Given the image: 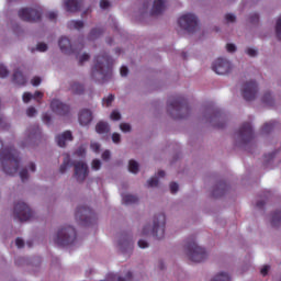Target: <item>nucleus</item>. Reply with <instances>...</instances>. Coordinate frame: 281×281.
I'll return each instance as SVG.
<instances>
[{"label": "nucleus", "instance_id": "obj_1", "mask_svg": "<svg viewBox=\"0 0 281 281\" xmlns=\"http://www.w3.org/2000/svg\"><path fill=\"white\" fill-rule=\"evenodd\" d=\"M0 161L2 170L5 175L14 177L19 172V166H21V158L19 151L14 146L2 147L0 150Z\"/></svg>", "mask_w": 281, "mask_h": 281}, {"label": "nucleus", "instance_id": "obj_2", "mask_svg": "<svg viewBox=\"0 0 281 281\" xmlns=\"http://www.w3.org/2000/svg\"><path fill=\"white\" fill-rule=\"evenodd\" d=\"M97 74L101 77L102 82H106L113 76V58L109 54L103 53L94 58L92 76Z\"/></svg>", "mask_w": 281, "mask_h": 281}, {"label": "nucleus", "instance_id": "obj_3", "mask_svg": "<svg viewBox=\"0 0 281 281\" xmlns=\"http://www.w3.org/2000/svg\"><path fill=\"white\" fill-rule=\"evenodd\" d=\"M151 234L157 240H161L166 234V214L161 213L154 217L153 228L150 225H146L143 228L142 236H148Z\"/></svg>", "mask_w": 281, "mask_h": 281}, {"label": "nucleus", "instance_id": "obj_4", "mask_svg": "<svg viewBox=\"0 0 281 281\" xmlns=\"http://www.w3.org/2000/svg\"><path fill=\"white\" fill-rule=\"evenodd\" d=\"M76 228L72 226H64L58 229L55 236V244L59 247H69L76 243Z\"/></svg>", "mask_w": 281, "mask_h": 281}, {"label": "nucleus", "instance_id": "obj_5", "mask_svg": "<svg viewBox=\"0 0 281 281\" xmlns=\"http://www.w3.org/2000/svg\"><path fill=\"white\" fill-rule=\"evenodd\" d=\"M187 256L191 262H203L207 260V251L204 250L201 246L196 245L194 238L187 240Z\"/></svg>", "mask_w": 281, "mask_h": 281}, {"label": "nucleus", "instance_id": "obj_6", "mask_svg": "<svg viewBox=\"0 0 281 281\" xmlns=\"http://www.w3.org/2000/svg\"><path fill=\"white\" fill-rule=\"evenodd\" d=\"M168 106L170 111H176V115H173L176 120H183L187 117V115L183 113H190V106L183 97H176L170 99L168 101Z\"/></svg>", "mask_w": 281, "mask_h": 281}, {"label": "nucleus", "instance_id": "obj_7", "mask_svg": "<svg viewBox=\"0 0 281 281\" xmlns=\"http://www.w3.org/2000/svg\"><path fill=\"white\" fill-rule=\"evenodd\" d=\"M14 218L23 223L34 217V211L25 202H18L13 209Z\"/></svg>", "mask_w": 281, "mask_h": 281}, {"label": "nucleus", "instance_id": "obj_8", "mask_svg": "<svg viewBox=\"0 0 281 281\" xmlns=\"http://www.w3.org/2000/svg\"><path fill=\"white\" fill-rule=\"evenodd\" d=\"M178 25H180L182 30H186V32H196V27H199V19L192 13H187L179 18Z\"/></svg>", "mask_w": 281, "mask_h": 281}, {"label": "nucleus", "instance_id": "obj_9", "mask_svg": "<svg viewBox=\"0 0 281 281\" xmlns=\"http://www.w3.org/2000/svg\"><path fill=\"white\" fill-rule=\"evenodd\" d=\"M76 221L83 225H91L95 221V213L89 206H78L75 213Z\"/></svg>", "mask_w": 281, "mask_h": 281}, {"label": "nucleus", "instance_id": "obj_10", "mask_svg": "<svg viewBox=\"0 0 281 281\" xmlns=\"http://www.w3.org/2000/svg\"><path fill=\"white\" fill-rule=\"evenodd\" d=\"M42 15L43 11L41 10V8H24L19 11V18L22 21H26L27 23H36L41 21Z\"/></svg>", "mask_w": 281, "mask_h": 281}, {"label": "nucleus", "instance_id": "obj_11", "mask_svg": "<svg viewBox=\"0 0 281 281\" xmlns=\"http://www.w3.org/2000/svg\"><path fill=\"white\" fill-rule=\"evenodd\" d=\"M258 94V83L254 80L247 81L243 85L241 95L246 102H251V100H256V95Z\"/></svg>", "mask_w": 281, "mask_h": 281}, {"label": "nucleus", "instance_id": "obj_12", "mask_svg": "<svg viewBox=\"0 0 281 281\" xmlns=\"http://www.w3.org/2000/svg\"><path fill=\"white\" fill-rule=\"evenodd\" d=\"M212 69L217 76H225L232 71V64L225 58H217L213 65Z\"/></svg>", "mask_w": 281, "mask_h": 281}, {"label": "nucleus", "instance_id": "obj_13", "mask_svg": "<svg viewBox=\"0 0 281 281\" xmlns=\"http://www.w3.org/2000/svg\"><path fill=\"white\" fill-rule=\"evenodd\" d=\"M75 168V178L79 183H82L87 177H89V166L85 161H75L72 162Z\"/></svg>", "mask_w": 281, "mask_h": 281}, {"label": "nucleus", "instance_id": "obj_14", "mask_svg": "<svg viewBox=\"0 0 281 281\" xmlns=\"http://www.w3.org/2000/svg\"><path fill=\"white\" fill-rule=\"evenodd\" d=\"M237 137L241 139L243 144H249L254 139V127H251V123H244L237 132Z\"/></svg>", "mask_w": 281, "mask_h": 281}, {"label": "nucleus", "instance_id": "obj_15", "mask_svg": "<svg viewBox=\"0 0 281 281\" xmlns=\"http://www.w3.org/2000/svg\"><path fill=\"white\" fill-rule=\"evenodd\" d=\"M50 109L56 115H67L69 113V105L63 103V101L58 99H54L50 102Z\"/></svg>", "mask_w": 281, "mask_h": 281}, {"label": "nucleus", "instance_id": "obj_16", "mask_svg": "<svg viewBox=\"0 0 281 281\" xmlns=\"http://www.w3.org/2000/svg\"><path fill=\"white\" fill-rule=\"evenodd\" d=\"M78 120L81 126H89V123L93 121V113L89 109H83L79 112Z\"/></svg>", "mask_w": 281, "mask_h": 281}, {"label": "nucleus", "instance_id": "obj_17", "mask_svg": "<svg viewBox=\"0 0 281 281\" xmlns=\"http://www.w3.org/2000/svg\"><path fill=\"white\" fill-rule=\"evenodd\" d=\"M55 139L59 148H65V146H67L66 142H74V135L71 134V131H66L63 134L57 135Z\"/></svg>", "mask_w": 281, "mask_h": 281}, {"label": "nucleus", "instance_id": "obj_18", "mask_svg": "<svg viewBox=\"0 0 281 281\" xmlns=\"http://www.w3.org/2000/svg\"><path fill=\"white\" fill-rule=\"evenodd\" d=\"M59 49L63 54H74V48L71 47V41L68 37L61 36L58 42Z\"/></svg>", "mask_w": 281, "mask_h": 281}, {"label": "nucleus", "instance_id": "obj_19", "mask_svg": "<svg viewBox=\"0 0 281 281\" xmlns=\"http://www.w3.org/2000/svg\"><path fill=\"white\" fill-rule=\"evenodd\" d=\"M165 10H166V2L164 0H155L150 11V15L159 16V14H164Z\"/></svg>", "mask_w": 281, "mask_h": 281}, {"label": "nucleus", "instance_id": "obj_20", "mask_svg": "<svg viewBox=\"0 0 281 281\" xmlns=\"http://www.w3.org/2000/svg\"><path fill=\"white\" fill-rule=\"evenodd\" d=\"M65 5L67 12H80L82 0H66Z\"/></svg>", "mask_w": 281, "mask_h": 281}, {"label": "nucleus", "instance_id": "obj_21", "mask_svg": "<svg viewBox=\"0 0 281 281\" xmlns=\"http://www.w3.org/2000/svg\"><path fill=\"white\" fill-rule=\"evenodd\" d=\"M26 135L30 142L33 139H38L41 137V126H38V124L31 125L26 130Z\"/></svg>", "mask_w": 281, "mask_h": 281}, {"label": "nucleus", "instance_id": "obj_22", "mask_svg": "<svg viewBox=\"0 0 281 281\" xmlns=\"http://www.w3.org/2000/svg\"><path fill=\"white\" fill-rule=\"evenodd\" d=\"M12 81L15 85H19L20 87H23L26 85L27 79L25 78V76H23V72H21L20 70H15L13 74Z\"/></svg>", "mask_w": 281, "mask_h": 281}, {"label": "nucleus", "instance_id": "obj_23", "mask_svg": "<svg viewBox=\"0 0 281 281\" xmlns=\"http://www.w3.org/2000/svg\"><path fill=\"white\" fill-rule=\"evenodd\" d=\"M108 280L109 281H131V280H133V272H131V271L127 272L125 279L117 274L110 273V274H108Z\"/></svg>", "mask_w": 281, "mask_h": 281}, {"label": "nucleus", "instance_id": "obj_24", "mask_svg": "<svg viewBox=\"0 0 281 281\" xmlns=\"http://www.w3.org/2000/svg\"><path fill=\"white\" fill-rule=\"evenodd\" d=\"M95 131L99 135H106V133L111 131V127L109 126V123L101 121L97 124Z\"/></svg>", "mask_w": 281, "mask_h": 281}, {"label": "nucleus", "instance_id": "obj_25", "mask_svg": "<svg viewBox=\"0 0 281 281\" xmlns=\"http://www.w3.org/2000/svg\"><path fill=\"white\" fill-rule=\"evenodd\" d=\"M70 91L75 95H82V93H85V86L74 81L70 83Z\"/></svg>", "mask_w": 281, "mask_h": 281}, {"label": "nucleus", "instance_id": "obj_26", "mask_svg": "<svg viewBox=\"0 0 281 281\" xmlns=\"http://www.w3.org/2000/svg\"><path fill=\"white\" fill-rule=\"evenodd\" d=\"M119 246L121 247V249H124V247L126 249H131V247H133V241L131 237L126 236L119 240Z\"/></svg>", "mask_w": 281, "mask_h": 281}, {"label": "nucleus", "instance_id": "obj_27", "mask_svg": "<svg viewBox=\"0 0 281 281\" xmlns=\"http://www.w3.org/2000/svg\"><path fill=\"white\" fill-rule=\"evenodd\" d=\"M139 201V198L133 194H126L123 196V203L124 205H133L134 203H137Z\"/></svg>", "mask_w": 281, "mask_h": 281}, {"label": "nucleus", "instance_id": "obj_28", "mask_svg": "<svg viewBox=\"0 0 281 281\" xmlns=\"http://www.w3.org/2000/svg\"><path fill=\"white\" fill-rule=\"evenodd\" d=\"M69 30H82L85 27V22L78 20H72L68 22Z\"/></svg>", "mask_w": 281, "mask_h": 281}, {"label": "nucleus", "instance_id": "obj_29", "mask_svg": "<svg viewBox=\"0 0 281 281\" xmlns=\"http://www.w3.org/2000/svg\"><path fill=\"white\" fill-rule=\"evenodd\" d=\"M104 33V31L102 29H92L90 31V34H89V38L90 41H95V38H100V36H102V34Z\"/></svg>", "mask_w": 281, "mask_h": 281}, {"label": "nucleus", "instance_id": "obj_30", "mask_svg": "<svg viewBox=\"0 0 281 281\" xmlns=\"http://www.w3.org/2000/svg\"><path fill=\"white\" fill-rule=\"evenodd\" d=\"M280 223H281V211H277L272 214L271 225L272 227H278Z\"/></svg>", "mask_w": 281, "mask_h": 281}, {"label": "nucleus", "instance_id": "obj_31", "mask_svg": "<svg viewBox=\"0 0 281 281\" xmlns=\"http://www.w3.org/2000/svg\"><path fill=\"white\" fill-rule=\"evenodd\" d=\"M128 171L132 172V175H137L139 172V164L135 160H130Z\"/></svg>", "mask_w": 281, "mask_h": 281}, {"label": "nucleus", "instance_id": "obj_32", "mask_svg": "<svg viewBox=\"0 0 281 281\" xmlns=\"http://www.w3.org/2000/svg\"><path fill=\"white\" fill-rule=\"evenodd\" d=\"M211 281H232V278L227 272H221L215 276Z\"/></svg>", "mask_w": 281, "mask_h": 281}, {"label": "nucleus", "instance_id": "obj_33", "mask_svg": "<svg viewBox=\"0 0 281 281\" xmlns=\"http://www.w3.org/2000/svg\"><path fill=\"white\" fill-rule=\"evenodd\" d=\"M75 155H76L77 157H81V158L87 157V145H81V146H79V147L76 149Z\"/></svg>", "mask_w": 281, "mask_h": 281}, {"label": "nucleus", "instance_id": "obj_34", "mask_svg": "<svg viewBox=\"0 0 281 281\" xmlns=\"http://www.w3.org/2000/svg\"><path fill=\"white\" fill-rule=\"evenodd\" d=\"M276 126V121H270L269 123H265L261 127L262 133H271L273 127Z\"/></svg>", "mask_w": 281, "mask_h": 281}, {"label": "nucleus", "instance_id": "obj_35", "mask_svg": "<svg viewBox=\"0 0 281 281\" xmlns=\"http://www.w3.org/2000/svg\"><path fill=\"white\" fill-rule=\"evenodd\" d=\"M263 104H267L268 106H273V98H271V93L267 92L262 97Z\"/></svg>", "mask_w": 281, "mask_h": 281}, {"label": "nucleus", "instance_id": "obj_36", "mask_svg": "<svg viewBox=\"0 0 281 281\" xmlns=\"http://www.w3.org/2000/svg\"><path fill=\"white\" fill-rule=\"evenodd\" d=\"M113 100H115L114 94H109L106 98H103V106H111V104H113Z\"/></svg>", "mask_w": 281, "mask_h": 281}, {"label": "nucleus", "instance_id": "obj_37", "mask_svg": "<svg viewBox=\"0 0 281 281\" xmlns=\"http://www.w3.org/2000/svg\"><path fill=\"white\" fill-rule=\"evenodd\" d=\"M67 168H69V156L65 158L63 165L59 168V171L61 172V175H65V172H67Z\"/></svg>", "mask_w": 281, "mask_h": 281}, {"label": "nucleus", "instance_id": "obj_38", "mask_svg": "<svg viewBox=\"0 0 281 281\" xmlns=\"http://www.w3.org/2000/svg\"><path fill=\"white\" fill-rule=\"evenodd\" d=\"M9 74L8 68L3 64H0V78H8Z\"/></svg>", "mask_w": 281, "mask_h": 281}, {"label": "nucleus", "instance_id": "obj_39", "mask_svg": "<svg viewBox=\"0 0 281 281\" xmlns=\"http://www.w3.org/2000/svg\"><path fill=\"white\" fill-rule=\"evenodd\" d=\"M34 94L30 93V92H24L22 95V100L25 104H27V102H30L31 100H33Z\"/></svg>", "mask_w": 281, "mask_h": 281}, {"label": "nucleus", "instance_id": "obj_40", "mask_svg": "<svg viewBox=\"0 0 281 281\" xmlns=\"http://www.w3.org/2000/svg\"><path fill=\"white\" fill-rule=\"evenodd\" d=\"M148 188H157L159 186V179L157 178H151L147 181Z\"/></svg>", "mask_w": 281, "mask_h": 281}, {"label": "nucleus", "instance_id": "obj_41", "mask_svg": "<svg viewBox=\"0 0 281 281\" xmlns=\"http://www.w3.org/2000/svg\"><path fill=\"white\" fill-rule=\"evenodd\" d=\"M276 32H277V38L281 41V16L277 21Z\"/></svg>", "mask_w": 281, "mask_h": 281}, {"label": "nucleus", "instance_id": "obj_42", "mask_svg": "<svg viewBox=\"0 0 281 281\" xmlns=\"http://www.w3.org/2000/svg\"><path fill=\"white\" fill-rule=\"evenodd\" d=\"M111 120H113L114 122H117L119 120H122V114H120V112L117 111H113L110 115Z\"/></svg>", "mask_w": 281, "mask_h": 281}, {"label": "nucleus", "instance_id": "obj_43", "mask_svg": "<svg viewBox=\"0 0 281 281\" xmlns=\"http://www.w3.org/2000/svg\"><path fill=\"white\" fill-rule=\"evenodd\" d=\"M92 170H100L102 168V162L99 159L92 160Z\"/></svg>", "mask_w": 281, "mask_h": 281}, {"label": "nucleus", "instance_id": "obj_44", "mask_svg": "<svg viewBox=\"0 0 281 281\" xmlns=\"http://www.w3.org/2000/svg\"><path fill=\"white\" fill-rule=\"evenodd\" d=\"M29 177H30V175L27 173V169H22L20 171V179L22 181H27Z\"/></svg>", "mask_w": 281, "mask_h": 281}, {"label": "nucleus", "instance_id": "obj_45", "mask_svg": "<svg viewBox=\"0 0 281 281\" xmlns=\"http://www.w3.org/2000/svg\"><path fill=\"white\" fill-rule=\"evenodd\" d=\"M170 192L171 194H177V192H179V184L177 182L170 183Z\"/></svg>", "mask_w": 281, "mask_h": 281}, {"label": "nucleus", "instance_id": "obj_46", "mask_svg": "<svg viewBox=\"0 0 281 281\" xmlns=\"http://www.w3.org/2000/svg\"><path fill=\"white\" fill-rule=\"evenodd\" d=\"M120 128L123 133H130L131 131V125L128 123H121Z\"/></svg>", "mask_w": 281, "mask_h": 281}, {"label": "nucleus", "instance_id": "obj_47", "mask_svg": "<svg viewBox=\"0 0 281 281\" xmlns=\"http://www.w3.org/2000/svg\"><path fill=\"white\" fill-rule=\"evenodd\" d=\"M225 21L227 23H235L236 22V15L232 14V13H227L225 15Z\"/></svg>", "mask_w": 281, "mask_h": 281}, {"label": "nucleus", "instance_id": "obj_48", "mask_svg": "<svg viewBox=\"0 0 281 281\" xmlns=\"http://www.w3.org/2000/svg\"><path fill=\"white\" fill-rule=\"evenodd\" d=\"M15 245H16L18 249H23V247H25V241L23 239H21V237H18L15 239Z\"/></svg>", "mask_w": 281, "mask_h": 281}, {"label": "nucleus", "instance_id": "obj_49", "mask_svg": "<svg viewBox=\"0 0 281 281\" xmlns=\"http://www.w3.org/2000/svg\"><path fill=\"white\" fill-rule=\"evenodd\" d=\"M121 139H122V136L119 133H113L112 134V142L114 144H120Z\"/></svg>", "mask_w": 281, "mask_h": 281}, {"label": "nucleus", "instance_id": "obj_50", "mask_svg": "<svg viewBox=\"0 0 281 281\" xmlns=\"http://www.w3.org/2000/svg\"><path fill=\"white\" fill-rule=\"evenodd\" d=\"M89 58H91V57L89 56V54L85 53V54L81 55L80 58H79V65H82V64L87 63V60H89Z\"/></svg>", "mask_w": 281, "mask_h": 281}, {"label": "nucleus", "instance_id": "obj_51", "mask_svg": "<svg viewBox=\"0 0 281 281\" xmlns=\"http://www.w3.org/2000/svg\"><path fill=\"white\" fill-rule=\"evenodd\" d=\"M36 113V108L34 106H30L27 110H26V115L27 117H34V114Z\"/></svg>", "mask_w": 281, "mask_h": 281}, {"label": "nucleus", "instance_id": "obj_52", "mask_svg": "<svg viewBox=\"0 0 281 281\" xmlns=\"http://www.w3.org/2000/svg\"><path fill=\"white\" fill-rule=\"evenodd\" d=\"M37 52H47V44L38 43L36 46Z\"/></svg>", "mask_w": 281, "mask_h": 281}, {"label": "nucleus", "instance_id": "obj_53", "mask_svg": "<svg viewBox=\"0 0 281 281\" xmlns=\"http://www.w3.org/2000/svg\"><path fill=\"white\" fill-rule=\"evenodd\" d=\"M57 18H58V13H57V12L50 11V12H48V14H47V19H48L49 21H56Z\"/></svg>", "mask_w": 281, "mask_h": 281}, {"label": "nucleus", "instance_id": "obj_54", "mask_svg": "<svg viewBox=\"0 0 281 281\" xmlns=\"http://www.w3.org/2000/svg\"><path fill=\"white\" fill-rule=\"evenodd\" d=\"M111 5V2H109V0H101L100 1V8L102 10H106V8H109Z\"/></svg>", "mask_w": 281, "mask_h": 281}, {"label": "nucleus", "instance_id": "obj_55", "mask_svg": "<svg viewBox=\"0 0 281 281\" xmlns=\"http://www.w3.org/2000/svg\"><path fill=\"white\" fill-rule=\"evenodd\" d=\"M41 77H34L32 80H31V85H33V87H38V85H41Z\"/></svg>", "mask_w": 281, "mask_h": 281}, {"label": "nucleus", "instance_id": "obj_56", "mask_svg": "<svg viewBox=\"0 0 281 281\" xmlns=\"http://www.w3.org/2000/svg\"><path fill=\"white\" fill-rule=\"evenodd\" d=\"M138 247L140 249H146L148 247V241H146L144 239L138 240Z\"/></svg>", "mask_w": 281, "mask_h": 281}, {"label": "nucleus", "instance_id": "obj_57", "mask_svg": "<svg viewBox=\"0 0 281 281\" xmlns=\"http://www.w3.org/2000/svg\"><path fill=\"white\" fill-rule=\"evenodd\" d=\"M102 159L103 161H109V159H111V151L109 150L103 151Z\"/></svg>", "mask_w": 281, "mask_h": 281}, {"label": "nucleus", "instance_id": "obj_58", "mask_svg": "<svg viewBox=\"0 0 281 281\" xmlns=\"http://www.w3.org/2000/svg\"><path fill=\"white\" fill-rule=\"evenodd\" d=\"M226 49H227V52H229L231 54H234V52H236V45H234V44H227V45H226Z\"/></svg>", "mask_w": 281, "mask_h": 281}, {"label": "nucleus", "instance_id": "obj_59", "mask_svg": "<svg viewBox=\"0 0 281 281\" xmlns=\"http://www.w3.org/2000/svg\"><path fill=\"white\" fill-rule=\"evenodd\" d=\"M258 21H260L258 13H255L250 16V23H258Z\"/></svg>", "mask_w": 281, "mask_h": 281}, {"label": "nucleus", "instance_id": "obj_60", "mask_svg": "<svg viewBox=\"0 0 281 281\" xmlns=\"http://www.w3.org/2000/svg\"><path fill=\"white\" fill-rule=\"evenodd\" d=\"M269 269H271V267H269V266H263L262 268H261V270H260V273H261V276H267L268 273H269Z\"/></svg>", "mask_w": 281, "mask_h": 281}, {"label": "nucleus", "instance_id": "obj_61", "mask_svg": "<svg viewBox=\"0 0 281 281\" xmlns=\"http://www.w3.org/2000/svg\"><path fill=\"white\" fill-rule=\"evenodd\" d=\"M33 100H43V92L35 91V93L33 94Z\"/></svg>", "mask_w": 281, "mask_h": 281}, {"label": "nucleus", "instance_id": "obj_62", "mask_svg": "<svg viewBox=\"0 0 281 281\" xmlns=\"http://www.w3.org/2000/svg\"><path fill=\"white\" fill-rule=\"evenodd\" d=\"M121 76L122 77L128 76V67H126V66L121 67Z\"/></svg>", "mask_w": 281, "mask_h": 281}, {"label": "nucleus", "instance_id": "obj_63", "mask_svg": "<svg viewBox=\"0 0 281 281\" xmlns=\"http://www.w3.org/2000/svg\"><path fill=\"white\" fill-rule=\"evenodd\" d=\"M90 146L93 153H100V145L98 143H92Z\"/></svg>", "mask_w": 281, "mask_h": 281}, {"label": "nucleus", "instance_id": "obj_64", "mask_svg": "<svg viewBox=\"0 0 281 281\" xmlns=\"http://www.w3.org/2000/svg\"><path fill=\"white\" fill-rule=\"evenodd\" d=\"M246 53L248 54V56H256L258 54V50L254 49V48H247Z\"/></svg>", "mask_w": 281, "mask_h": 281}]
</instances>
